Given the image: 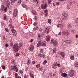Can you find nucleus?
I'll return each mask as SVG.
<instances>
[{"label": "nucleus", "instance_id": "nucleus-19", "mask_svg": "<svg viewBox=\"0 0 78 78\" xmlns=\"http://www.w3.org/2000/svg\"><path fill=\"white\" fill-rule=\"evenodd\" d=\"M61 76H62L63 77H66L67 76V74L62 73Z\"/></svg>", "mask_w": 78, "mask_h": 78}, {"label": "nucleus", "instance_id": "nucleus-30", "mask_svg": "<svg viewBox=\"0 0 78 78\" xmlns=\"http://www.w3.org/2000/svg\"><path fill=\"white\" fill-rule=\"evenodd\" d=\"M32 12L34 15H36V14H37L36 12L35 11L33 10L32 11Z\"/></svg>", "mask_w": 78, "mask_h": 78}, {"label": "nucleus", "instance_id": "nucleus-14", "mask_svg": "<svg viewBox=\"0 0 78 78\" xmlns=\"http://www.w3.org/2000/svg\"><path fill=\"white\" fill-rule=\"evenodd\" d=\"M71 42L72 40H68L66 41V43L67 44H71Z\"/></svg>", "mask_w": 78, "mask_h": 78}, {"label": "nucleus", "instance_id": "nucleus-61", "mask_svg": "<svg viewBox=\"0 0 78 78\" xmlns=\"http://www.w3.org/2000/svg\"><path fill=\"white\" fill-rule=\"evenodd\" d=\"M19 56V53H16V56Z\"/></svg>", "mask_w": 78, "mask_h": 78}, {"label": "nucleus", "instance_id": "nucleus-29", "mask_svg": "<svg viewBox=\"0 0 78 78\" xmlns=\"http://www.w3.org/2000/svg\"><path fill=\"white\" fill-rule=\"evenodd\" d=\"M36 66L37 68H38V69H39V68H40L41 65H40V64H38L37 65H36Z\"/></svg>", "mask_w": 78, "mask_h": 78}, {"label": "nucleus", "instance_id": "nucleus-42", "mask_svg": "<svg viewBox=\"0 0 78 78\" xmlns=\"http://www.w3.org/2000/svg\"><path fill=\"white\" fill-rule=\"evenodd\" d=\"M34 48V46L31 45L30 47V49H33Z\"/></svg>", "mask_w": 78, "mask_h": 78}, {"label": "nucleus", "instance_id": "nucleus-24", "mask_svg": "<svg viewBox=\"0 0 78 78\" xmlns=\"http://www.w3.org/2000/svg\"><path fill=\"white\" fill-rule=\"evenodd\" d=\"M16 65H14V66H12L11 67V68L12 69H15V68H16Z\"/></svg>", "mask_w": 78, "mask_h": 78}, {"label": "nucleus", "instance_id": "nucleus-43", "mask_svg": "<svg viewBox=\"0 0 78 78\" xmlns=\"http://www.w3.org/2000/svg\"><path fill=\"white\" fill-rule=\"evenodd\" d=\"M48 23H51V19H49L48 20Z\"/></svg>", "mask_w": 78, "mask_h": 78}, {"label": "nucleus", "instance_id": "nucleus-18", "mask_svg": "<svg viewBox=\"0 0 78 78\" xmlns=\"http://www.w3.org/2000/svg\"><path fill=\"white\" fill-rule=\"evenodd\" d=\"M57 27H58V28H62V27H63V26L62 24H57Z\"/></svg>", "mask_w": 78, "mask_h": 78}, {"label": "nucleus", "instance_id": "nucleus-47", "mask_svg": "<svg viewBox=\"0 0 78 78\" xmlns=\"http://www.w3.org/2000/svg\"><path fill=\"white\" fill-rule=\"evenodd\" d=\"M34 26L35 27H36V25H37V23H34Z\"/></svg>", "mask_w": 78, "mask_h": 78}, {"label": "nucleus", "instance_id": "nucleus-1", "mask_svg": "<svg viewBox=\"0 0 78 78\" xmlns=\"http://www.w3.org/2000/svg\"><path fill=\"white\" fill-rule=\"evenodd\" d=\"M10 28H12L11 29L12 32L13 33V35L14 36H16V35H17V32H16V31L14 29V26H12V25L11 24H10L9 25Z\"/></svg>", "mask_w": 78, "mask_h": 78}, {"label": "nucleus", "instance_id": "nucleus-31", "mask_svg": "<svg viewBox=\"0 0 78 78\" xmlns=\"http://www.w3.org/2000/svg\"><path fill=\"white\" fill-rule=\"evenodd\" d=\"M56 49H52V51L53 53H56Z\"/></svg>", "mask_w": 78, "mask_h": 78}, {"label": "nucleus", "instance_id": "nucleus-34", "mask_svg": "<svg viewBox=\"0 0 78 78\" xmlns=\"http://www.w3.org/2000/svg\"><path fill=\"white\" fill-rule=\"evenodd\" d=\"M5 8V6L2 5V10H4V9Z\"/></svg>", "mask_w": 78, "mask_h": 78}, {"label": "nucleus", "instance_id": "nucleus-60", "mask_svg": "<svg viewBox=\"0 0 78 78\" xmlns=\"http://www.w3.org/2000/svg\"><path fill=\"white\" fill-rule=\"evenodd\" d=\"M57 66L58 67H61V65H60V64H57Z\"/></svg>", "mask_w": 78, "mask_h": 78}, {"label": "nucleus", "instance_id": "nucleus-5", "mask_svg": "<svg viewBox=\"0 0 78 78\" xmlns=\"http://www.w3.org/2000/svg\"><path fill=\"white\" fill-rule=\"evenodd\" d=\"M41 7L42 9H45L47 8V6H48V5L47 4H42L41 5Z\"/></svg>", "mask_w": 78, "mask_h": 78}, {"label": "nucleus", "instance_id": "nucleus-63", "mask_svg": "<svg viewBox=\"0 0 78 78\" xmlns=\"http://www.w3.org/2000/svg\"><path fill=\"white\" fill-rule=\"evenodd\" d=\"M42 68H41L40 67L39 68V70H40V71H42Z\"/></svg>", "mask_w": 78, "mask_h": 78}, {"label": "nucleus", "instance_id": "nucleus-8", "mask_svg": "<svg viewBox=\"0 0 78 78\" xmlns=\"http://www.w3.org/2000/svg\"><path fill=\"white\" fill-rule=\"evenodd\" d=\"M67 16H68V14H67V13L65 12L64 13V14H63V19H65V20H66V19H67Z\"/></svg>", "mask_w": 78, "mask_h": 78}, {"label": "nucleus", "instance_id": "nucleus-20", "mask_svg": "<svg viewBox=\"0 0 78 78\" xmlns=\"http://www.w3.org/2000/svg\"><path fill=\"white\" fill-rule=\"evenodd\" d=\"M70 58L71 59V60H73V61L74 60V55H73L70 56Z\"/></svg>", "mask_w": 78, "mask_h": 78}, {"label": "nucleus", "instance_id": "nucleus-56", "mask_svg": "<svg viewBox=\"0 0 78 78\" xmlns=\"http://www.w3.org/2000/svg\"><path fill=\"white\" fill-rule=\"evenodd\" d=\"M41 57H43V58H45V55L43 54L42 55H41Z\"/></svg>", "mask_w": 78, "mask_h": 78}, {"label": "nucleus", "instance_id": "nucleus-59", "mask_svg": "<svg viewBox=\"0 0 78 78\" xmlns=\"http://www.w3.org/2000/svg\"><path fill=\"white\" fill-rule=\"evenodd\" d=\"M18 76V74L17 73H16L15 74V77H16H16H17Z\"/></svg>", "mask_w": 78, "mask_h": 78}, {"label": "nucleus", "instance_id": "nucleus-51", "mask_svg": "<svg viewBox=\"0 0 78 78\" xmlns=\"http://www.w3.org/2000/svg\"><path fill=\"white\" fill-rule=\"evenodd\" d=\"M7 10V8H5L4 10V12H6Z\"/></svg>", "mask_w": 78, "mask_h": 78}, {"label": "nucleus", "instance_id": "nucleus-17", "mask_svg": "<svg viewBox=\"0 0 78 78\" xmlns=\"http://www.w3.org/2000/svg\"><path fill=\"white\" fill-rule=\"evenodd\" d=\"M72 27V24L70 23H69L68 24V26L67 27L68 28H70L71 27Z\"/></svg>", "mask_w": 78, "mask_h": 78}, {"label": "nucleus", "instance_id": "nucleus-62", "mask_svg": "<svg viewBox=\"0 0 78 78\" xmlns=\"http://www.w3.org/2000/svg\"><path fill=\"white\" fill-rule=\"evenodd\" d=\"M9 46V45H8L7 44H5V47H8V46Z\"/></svg>", "mask_w": 78, "mask_h": 78}, {"label": "nucleus", "instance_id": "nucleus-55", "mask_svg": "<svg viewBox=\"0 0 78 78\" xmlns=\"http://www.w3.org/2000/svg\"><path fill=\"white\" fill-rule=\"evenodd\" d=\"M62 34H64V35H65V36H66V32L65 31H63L62 32Z\"/></svg>", "mask_w": 78, "mask_h": 78}, {"label": "nucleus", "instance_id": "nucleus-27", "mask_svg": "<svg viewBox=\"0 0 78 78\" xmlns=\"http://www.w3.org/2000/svg\"><path fill=\"white\" fill-rule=\"evenodd\" d=\"M74 66L75 67L77 68L78 67V62H76V63L75 64Z\"/></svg>", "mask_w": 78, "mask_h": 78}, {"label": "nucleus", "instance_id": "nucleus-53", "mask_svg": "<svg viewBox=\"0 0 78 78\" xmlns=\"http://www.w3.org/2000/svg\"><path fill=\"white\" fill-rule=\"evenodd\" d=\"M13 42L10 43V45L11 47H12V45H13Z\"/></svg>", "mask_w": 78, "mask_h": 78}, {"label": "nucleus", "instance_id": "nucleus-44", "mask_svg": "<svg viewBox=\"0 0 78 78\" xmlns=\"http://www.w3.org/2000/svg\"><path fill=\"white\" fill-rule=\"evenodd\" d=\"M69 5L70 6H71L72 4V2L69 1Z\"/></svg>", "mask_w": 78, "mask_h": 78}, {"label": "nucleus", "instance_id": "nucleus-45", "mask_svg": "<svg viewBox=\"0 0 78 78\" xmlns=\"http://www.w3.org/2000/svg\"><path fill=\"white\" fill-rule=\"evenodd\" d=\"M41 53H43L44 50L43 49H41L40 50Z\"/></svg>", "mask_w": 78, "mask_h": 78}, {"label": "nucleus", "instance_id": "nucleus-58", "mask_svg": "<svg viewBox=\"0 0 78 78\" xmlns=\"http://www.w3.org/2000/svg\"><path fill=\"white\" fill-rule=\"evenodd\" d=\"M20 73H21L22 74V73H23V72H22V71L21 70H20Z\"/></svg>", "mask_w": 78, "mask_h": 78}, {"label": "nucleus", "instance_id": "nucleus-46", "mask_svg": "<svg viewBox=\"0 0 78 78\" xmlns=\"http://www.w3.org/2000/svg\"><path fill=\"white\" fill-rule=\"evenodd\" d=\"M24 78H28V76L27 75H25L24 76Z\"/></svg>", "mask_w": 78, "mask_h": 78}, {"label": "nucleus", "instance_id": "nucleus-12", "mask_svg": "<svg viewBox=\"0 0 78 78\" xmlns=\"http://www.w3.org/2000/svg\"><path fill=\"white\" fill-rule=\"evenodd\" d=\"M50 36L48 35H47L46 36V41H50Z\"/></svg>", "mask_w": 78, "mask_h": 78}, {"label": "nucleus", "instance_id": "nucleus-2", "mask_svg": "<svg viewBox=\"0 0 78 78\" xmlns=\"http://www.w3.org/2000/svg\"><path fill=\"white\" fill-rule=\"evenodd\" d=\"M40 46H44V47H46L47 44L45 43L41 42V41H39L37 44V47H39Z\"/></svg>", "mask_w": 78, "mask_h": 78}, {"label": "nucleus", "instance_id": "nucleus-38", "mask_svg": "<svg viewBox=\"0 0 78 78\" xmlns=\"http://www.w3.org/2000/svg\"><path fill=\"white\" fill-rule=\"evenodd\" d=\"M15 69L16 70V72H18V69L17 68V67L16 66V67H15Z\"/></svg>", "mask_w": 78, "mask_h": 78}, {"label": "nucleus", "instance_id": "nucleus-15", "mask_svg": "<svg viewBox=\"0 0 78 78\" xmlns=\"http://www.w3.org/2000/svg\"><path fill=\"white\" fill-rule=\"evenodd\" d=\"M23 44V43L22 42L20 43H19V49H21V47L22 46V45Z\"/></svg>", "mask_w": 78, "mask_h": 78}, {"label": "nucleus", "instance_id": "nucleus-16", "mask_svg": "<svg viewBox=\"0 0 78 78\" xmlns=\"http://www.w3.org/2000/svg\"><path fill=\"white\" fill-rule=\"evenodd\" d=\"M3 19L4 20H6V21H7L8 20V18L7 17V16L6 15H5L3 17Z\"/></svg>", "mask_w": 78, "mask_h": 78}, {"label": "nucleus", "instance_id": "nucleus-26", "mask_svg": "<svg viewBox=\"0 0 78 78\" xmlns=\"http://www.w3.org/2000/svg\"><path fill=\"white\" fill-rule=\"evenodd\" d=\"M31 63V61H30L29 60H27V65H30V63Z\"/></svg>", "mask_w": 78, "mask_h": 78}, {"label": "nucleus", "instance_id": "nucleus-49", "mask_svg": "<svg viewBox=\"0 0 78 78\" xmlns=\"http://www.w3.org/2000/svg\"><path fill=\"white\" fill-rule=\"evenodd\" d=\"M60 55V52L58 53L57 54V57H59V55Z\"/></svg>", "mask_w": 78, "mask_h": 78}, {"label": "nucleus", "instance_id": "nucleus-33", "mask_svg": "<svg viewBox=\"0 0 78 78\" xmlns=\"http://www.w3.org/2000/svg\"><path fill=\"white\" fill-rule=\"evenodd\" d=\"M16 1H17V0H11V2L12 3H14Z\"/></svg>", "mask_w": 78, "mask_h": 78}, {"label": "nucleus", "instance_id": "nucleus-23", "mask_svg": "<svg viewBox=\"0 0 78 78\" xmlns=\"http://www.w3.org/2000/svg\"><path fill=\"white\" fill-rule=\"evenodd\" d=\"M22 6L23 8H27V6L25 4H23Z\"/></svg>", "mask_w": 78, "mask_h": 78}, {"label": "nucleus", "instance_id": "nucleus-32", "mask_svg": "<svg viewBox=\"0 0 78 78\" xmlns=\"http://www.w3.org/2000/svg\"><path fill=\"white\" fill-rule=\"evenodd\" d=\"M68 35H70V33L68 32H66V36H68Z\"/></svg>", "mask_w": 78, "mask_h": 78}, {"label": "nucleus", "instance_id": "nucleus-36", "mask_svg": "<svg viewBox=\"0 0 78 78\" xmlns=\"http://www.w3.org/2000/svg\"><path fill=\"white\" fill-rule=\"evenodd\" d=\"M47 60H45L44 61V62H43V64H44V65H45V64H47Z\"/></svg>", "mask_w": 78, "mask_h": 78}, {"label": "nucleus", "instance_id": "nucleus-11", "mask_svg": "<svg viewBox=\"0 0 78 78\" xmlns=\"http://www.w3.org/2000/svg\"><path fill=\"white\" fill-rule=\"evenodd\" d=\"M52 68L53 69H56L57 68V64L56 63V62L52 65Z\"/></svg>", "mask_w": 78, "mask_h": 78}, {"label": "nucleus", "instance_id": "nucleus-22", "mask_svg": "<svg viewBox=\"0 0 78 78\" xmlns=\"http://www.w3.org/2000/svg\"><path fill=\"white\" fill-rule=\"evenodd\" d=\"M29 75H30V77H31V78H34V76L33 75V74H32L30 73Z\"/></svg>", "mask_w": 78, "mask_h": 78}, {"label": "nucleus", "instance_id": "nucleus-3", "mask_svg": "<svg viewBox=\"0 0 78 78\" xmlns=\"http://www.w3.org/2000/svg\"><path fill=\"white\" fill-rule=\"evenodd\" d=\"M53 43L54 46H56L58 45V42L54 40V39H51V43L52 44Z\"/></svg>", "mask_w": 78, "mask_h": 78}, {"label": "nucleus", "instance_id": "nucleus-7", "mask_svg": "<svg viewBox=\"0 0 78 78\" xmlns=\"http://www.w3.org/2000/svg\"><path fill=\"white\" fill-rule=\"evenodd\" d=\"M44 31L45 33L46 34H48L50 33V30H49V29L48 27H46L44 28Z\"/></svg>", "mask_w": 78, "mask_h": 78}, {"label": "nucleus", "instance_id": "nucleus-40", "mask_svg": "<svg viewBox=\"0 0 78 78\" xmlns=\"http://www.w3.org/2000/svg\"><path fill=\"white\" fill-rule=\"evenodd\" d=\"M67 8L68 9H71L69 5H67Z\"/></svg>", "mask_w": 78, "mask_h": 78}, {"label": "nucleus", "instance_id": "nucleus-4", "mask_svg": "<svg viewBox=\"0 0 78 78\" xmlns=\"http://www.w3.org/2000/svg\"><path fill=\"white\" fill-rule=\"evenodd\" d=\"M75 73V72L73 70L71 69L69 72V75H70L71 77H73V76H74V73Z\"/></svg>", "mask_w": 78, "mask_h": 78}, {"label": "nucleus", "instance_id": "nucleus-10", "mask_svg": "<svg viewBox=\"0 0 78 78\" xmlns=\"http://www.w3.org/2000/svg\"><path fill=\"white\" fill-rule=\"evenodd\" d=\"M13 48L14 49H19V46L17 44H14L13 46Z\"/></svg>", "mask_w": 78, "mask_h": 78}, {"label": "nucleus", "instance_id": "nucleus-6", "mask_svg": "<svg viewBox=\"0 0 78 78\" xmlns=\"http://www.w3.org/2000/svg\"><path fill=\"white\" fill-rule=\"evenodd\" d=\"M18 13V11L16 9H14V10L13 16L14 17H16Z\"/></svg>", "mask_w": 78, "mask_h": 78}, {"label": "nucleus", "instance_id": "nucleus-48", "mask_svg": "<svg viewBox=\"0 0 78 78\" xmlns=\"http://www.w3.org/2000/svg\"><path fill=\"white\" fill-rule=\"evenodd\" d=\"M5 30L7 32H9V30L7 28H5Z\"/></svg>", "mask_w": 78, "mask_h": 78}, {"label": "nucleus", "instance_id": "nucleus-50", "mask_svg": "<svg viewBox=\"0 0 78 78\" xmlns=\"http://www.w3.org/2000/svg\"><path fill=\"white\" fill-rule=\"evenodd\" d=\"M9 22L10 23H12V19H10L9 20Z\"/></svg>", "mask_w": 78, "mask_h": 78}, {"label": "nucleus", "instance_id": "nucleus-9", "mask_svg": "<svg viewBox=\"0 0 78 78\" xmlns=\"http://www.w3.org/2000/svg\"><path fill=\"white\" fill-rule=\"evenodd\" d=\"M39 0H33V2L35 5L37 6L38 5V4H39Z\"/></svg>", "mask_w": 78, "mask_h": 78}, {"label": "nucleus", "instance_id": "nucleus-57", "mask_svg": "<svg viewBox=\"0 0 78 78\" xmlns=\"http://www.w3.org/2000/svg\"><path fill=\"white\" fill-rule=\"evenodd\" d=\"M34 20H37V16H34Z\"/></svg>", "mask_w": 78, "mask_h": 78}, {"label": "nucleus", "instance_id": "nucleus-25", "mask_svg": "<svg viewBox=\"0 0 78 78\" xmlns=\"http://www.w3.org/2000/svg\"><path fill=\"white\" fill-rule=\"evenodd\" d=\"M48 4L49 5H50L51 0H48Z\"/></svg>", "mask_w": 78, "mask_h": 78}, {"label": "nucleus", "instance_id": "nucleus-41", "mask_svg": "<svg viewBox=\"0 0 78 78\" xmlns=\"http://www.w3.org/2000/svg\"><path fill=\"white\" fill-rule=\"evenodd\" d=\"M41 39V38H38L37 37V42H39V41H40V40Z\"/></svg>", "mask_w": 78, "mask_h": 78}, {"label": "nucleus", "instance_id": "nucleus-13", "mask_svg": "<svg viewBox=\"0 0 78 78\" xmlns=\"http://www.w3.org/2000/svg\"><path fill=\"white\" fill-rule=\"evenodd\" d=\"M60 55H61L63 58H64L65 56V54L63 52H60Z\"/></svg>", "mask_w": 78, "mask_h": 78}, {"label": "nucleus", "instance_id": "nucleus-35", "mask_svg": "<svg viewBox=\"0 0 78 78\" xmlns=\"http://www.w3.org/2000/svg\"><path fill=\"white\" fill-rule=\"evenodd\" d=\"M2 69H3V70H5V66H2Z\"/></svg>", "mask_w": 78, "mask_h": 78}, {"label": "nucleus", "instance_id": "nucleus-64", "mask_svg": "<svg viewBox=\"0 0 78 78\" xmlns=\"http://www.w3.org/2000/svg\"><path fill=\"white\" fill-rule=\"evenodd\" d=\"M16 78H21V77L20 76H18Z\"/></svg>", "mask_w": 78, "mask_h": 78}, {"label": "nucleus", "instance_id": "nucleus-52", "mask_svg": "<svg viewBox=\"0 0 78 78\" xmlns=\"http://www.w3.org/2000/svg\"><path fill=\"white\" fill-rule=\"evenodd\" d=\"M32 64H33L34 65L35 64H36V62H35V61H33L32 62Z\"/></svg>", "mask_w": 78, "mask_h": 78}, {"label": "nucleus", "instance_id": "nucleus-28", "mask_svg": "<svg viewBox=\"0 0 78 78\" xmlns=\"http://www.w3.org/2000/svg\"><path fill=\"white\" fill-rule=\"evenodd\" d=\"M18 50H19L18 49H13V51L15 53H16V52L18 51Z\"/></svg>", "mask_w": 78, "mask_h": 78}, {"label": "nucleus", "instance_id": "nucleus-39", "mask_svg": "<svg viewBox=\"0 0 78 78\" xmlns=\"http://www.w3.org/2000/svg\"><path fill=\"white\" fill-rule=\"evenodd\" d=\"M75 21L76 23H78V18H76V19H75Z\"/></svg>", "mask_w": 78, "mask_h": 78}, {"label": "nucleus", "instance_id": "nucleus-54", "mask_svg": "<svg viewBox=\"0 0 78 78\" xmlns=\"http://www.w3.org/2000/svg\"><path fill=\"white\" fill-rule=\"evenodd\" d=\"M37 37L38 38H40V39H41V35H38Z\"/></svg>", "mask_w": 78, "mask_h": 78}, {"label": "nucleus", "instance_id": "nucleus-37", "mask_svg": "<svg viewBox=\"0 0 78 78\" xmlns=\"http://www.w3.org/2000/svg\"><path fill=\"white\" fill-rule=\"evenodd\" d=\"M44 12L45 14L48 13V10L47 9H46L44 11Z\"/></svg>", "mask_w": 78, "mask_h": 78}, {"label": "nucleus", "instance_id": "nucleus-21", "mask_svg": "<svg viewBox=\"0 0 78 78\" xmlns=\"http://www.w3.org/2000/svg\"><path fill=\"white\" fill-rule=\"evenodd\" d=\"M9 1H8L7 2V5H6V6L7 8H9Z\"/></svg>", "mask_w": 78, "mask_h": 78}]
</instances>
